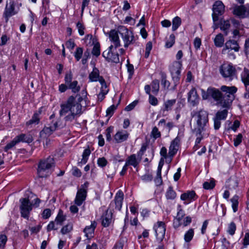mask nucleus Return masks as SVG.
Instances as JSON below:
<instances>
[{"instance_id":"49","label":"nucleus","mask_w":249,"mask_h":249,"mask_svg":"<svg viewBox=\"0 0 249 249\" xmlns=\"http://www.w3.org/2000/svg\"><path fill=\"white\" fill-rule=\"evenodd\" d=\"M175 42V36L174 34L170 35L169 39L167 40L165 43V47L170 48L172 47Z\"/></svg>"},{"instance_id":"42","label":"nucleus","mask_w":249,"mask_h":249,"mask_svg":"<svg viewBox=\"0 0 249 249\" xmlns=\"http://www.w3.org/2000/svg\"><path fill=\"white\" fill-rule=\"evenodd\" d=\"M176 99L168 100L164 103V111H169L172 109L173 106L176 103Z\"/></svg>"},{"instance_id":"2","label":"nucleus","mask_w":249,"mask_h":249,"mask_svg":"<svg viewBox=\"0 0 249 249\" xmlns=\"http://www.w3.org/2000/svg\"><path fill=\"white\" fill-rule=\"evenodd\" d=\"M204 100L208 101L213 105H220L223 107L228 108L234 100V94H203Z\"/></svg>"},{"instance_id":"19","label":"nucleus","mask_w":249,"mask_h":249,"mask_svg":"<svg viewBox=\"0 0 249 249\" xmlns=\"http://www.w3.org/2000/svg\"><path fill=\"white\" fill-rule=\"evenodd\" d=\"M89 82H100L103 81L104 77L100 75L99 70L98 68L94 67L92 71L89 73Z\"/></svg>"},{"instance_id":"52","label":"nucleus","mask_w":249,"mask_h":249,"mask_svg":"<svg viewBox=\"0 0 249 249\" xmlns=\"http://www.w3.org/2000/svg\"><path fill=\"white\" fill-rule=\"evenodd\" d=\"M83 53V49L81 47H78L74 53V56L76 60L78 61L81 58Z\"/></svg>"},{"instance_id":"43","label":"nucleus","mask_w":249,"mask_h":249,"mask_svg":"<svg viewBox=\"0 0 249 249\" xmlns=\"http://www.w3.org/2000/svg\"><path fill=\"white\" fill-rule=\"evenodd\" d=\"M39 113H35L31 120L27 122V125H29L30 124H37L40 121L39 118Z\"/></svg>"},{"instance_id":"25","label":"nucleus","mask_w":249,"mask_h":249,"mask_svg":"<svg viewBox=\"0 0 249 249\" xmlns=\"http://www.w3.org/2000/svg\"><path fill=\"white\" fill-rule=\"evenodd\" d=\"M241 80L245 87L246 93H249V70L247 68H244L241 74Z\"/></svg>"},{"instance_id":"40","label":"nucleus","mask_w":249,"mask_h":249,"mask_svg":"<svg viewBox=\"0 0 249 249\" xmlns=\"http://www.w3.org/2000/svg\"><path fill=\"white\" fill-rule=\"evenodd\" d=\"M67 86H68V88L71 89L72 91L74 93L79 92L80 89V87L78 85V82L77 81H73L70 83Z\"/></svg>"},{"instance_id":"15","label":"nucleus","mask_w":249,"mask_h":249,"mask_svg":"<svg viewBox=\"0 0 249 249\" xmlns=\"http://www.w3.org/2000/svg\"><path fill=\"white\" fill-rule=\"evenodd\" d=\"M228 110L227 109L222 110H219L215 114V117L213 118L214 128L215 130L219 129L221 126V121L226 119L228 115Z\"/></svg>"},{"instance_id":"34","label":"nucleus","mask_w":249,"mask_h":249,"mask_svg":"<svg viewBox=\"0 0 249 249\" xmlns=\"http://www.w3.org/2000/svg\"><path fill=\"white\" fill-rule=\"evenodd\" d=\"M205 131H197L196 129H193V132L195 135V136L196 137V138L195 141V143L196 145L199 144L201 140L203 139L204 135V132Z\"/></svg>"},{"instance_id":"60","label":"nucleus","mask_w":249,"mask_h":249,"mask_svg":"<svg viewBox=\"0 0 249 249\" xmlns=\"http://www.w3.org/2000/svg\"><path fill=\"white\" fill-rule=\"evenodd\" d=\"M76 27L78 29V33H79V35L80 36L84 35L85 27L83 26V25L82 24V23H81L80 22H78L76 24Z\"/></svg>"},{"instance_id":"53","label":"nucleus","mask_w":249,"mask_h":249,"mask_svg":"<svg viewBox=\"0 0 249 249\" xmlns=\"http://www.w3.org/2000/svg\"><path fill=\"white\" fill-rule=\"evenodd\" d=\"M151 136L154 139H157L161 137V133L156 126H154L151 132Z\"/></svg>"},{"instance_id":"62","label":"nucleus","mask_w":249,"mask_h":249,"mask_svg":"<svg viewBox=\"0 0 249 249\" xmlns=\"http://www.w3.org/2000/svg\"><path fill=\"white\" fill-rule=\"evenodd\" d=\"M170 82L166 79V77L162 76L161 79V85L165 89H168L170 86Z\"/></svg>"},{"instance_id":"32","label":"nucleus","mask_w":249,"mask_h":249,"mask_svg":"<svg viewBox=\"0 0 249 249\" xmlns=\"http://www.w3.org/2000/svg\"><path fill=\"white\" fill-rule=\"evenodd\" d=\"M231 27V22L229 20H221L220 22V29L223 31L226 36L229 33V29Z\"/></svg>"},{"instance_id":"10","label":"nucleus","mask_w":249,"mask_h":249,"mask_svg":"<svg viewBox=\"0 0 249 249\" xmlns=\"http://www.w3.org/2000/svg\"><path fill=\"white\" fill-rule=\"evenodd\" d=\"M89 185V183L86 182L84 184L82 185L81 188L79 189L77 192L76 197L74 200L75 204L80 206L83 202L86 200L87 197V188Z\"/></svg>"},{"instance_id":"55","label":"nucleus","mask_w":249,"mask_h":249,"mask_svg":"<svg viewBox=\"0 0 249 249\" xmlns=\"http://www.w3.org/2000/svg\"><path fill=\"white\" fill-rule=\"evenodd\" d=\"M152 91L153 92H157L159 90V81L158 80H154L152 81L151 85Z\"/></svg>"},{"instance_id":"46","label":"nucleus","mask_w":249,"mask_h":249,"mask_svg":"<svg viewBox=\"0 0 249 249\" xmlns=\"http://www.w3.org/2000/svg\"><path fill=\"white\" fill-rule=\"evenodd\" d=\"M176 197V193L172 187H169L166 193V197L167 199H174Z\"/></svg>"},{"instance_id":"33","label":"nucleus","mask_w":249,"mask_h":249,"mask_svg":"<svg viewBox=\"0 0 249 249\" xmlns=\"http://www.w3.org/2000/svg\"><path fill=\"white\" fill-rule=\"evenodd\" d=\"M214 45L217 47H221L224 43V38L222 34L219 33L216 36L214 39Z\"/></svg>"},{"instance_id":"48","label":"nucleus","mask_w":249,"mask_h":249,"mask_svg":"<svg viewBox=\"0 0 249 249\" xmlns=\"http://www.w3.org/2000/svg\"><path fill=\"white\" fill-rule=\"evenodd\" d=\"M91 53L96 57H98L100 55V45L98 42L94 44Z\"/></svg>"},{"instance_id":"6","label":"nucleus","mask_w":249,"mask_h":249,"mask_svg":"<svg viewBox=\"0 0 249 249\" xmlns=\"http://www.w3.org/2000/svg\"><path fill=\"white\" fill-rule=\"evenodd\" d=\"M118 32L124 42V47L126 48L130 45L134 44L138 38L137 36H134L132 31L124 26L118 27Z\"/></svg>"},{"instance_id":"56","label":"nucleus","mask_w":249,"mask_h":249,"mask_svg":"<svg viewBox=\"0 0 249 249\" xmlns=\"http://www.w3.org/2000/svg\"><path fill=\"white\" fill-rule=\"evenodd\" d=\"M107 163L108 162L107 160L104 157L99 158L97 160L98 165L102 168L105 167L107 165Z\"/></svg>"},{"instance_id":"41","label":"nucleus","mask_w":249,"mask_h":249,"mask_svg":"<svg viewBox=\"0 0 249 249\" xmlns=\"http://www.w3.org/2000/svg\"><path fill=\"white\" fill-rule=\"evenodd\" d=\"M194 236V230L193 229H190L187 231L184 236V240L186 242H190L193 239Z\"/></svg>"},{"instance_id":"8","label":"nucleus","mask_w":249,"mask_h":249,"mask_svg":"<svg viewBox=\"0 0 249 249\" xmlns=\"http://www.w3.org/2000/svg\"><path fill=\"white\" fill-rule=\"evenodd\" d=\"M182 65V61H175L169 66L170 71L175 83L174 88L176 87L180 79Z\"/></svg>"},{"instance_id":"51","label":"nucleus","mask_w":249,"mask_h":249,"mask_svg":"<svg viewBox=\"0 0 249 249\" xmlns=\"http://www.w3.org/2000/svg\"><path fill=\"white\" fill-rule=\"evenodd\" d=\"M99 83L101 84V90L99 93H107L109 91V89L107 86V84L103 78V81H100Z\"/></svg>"},{"instance_id":"24","label":"nucleus","mask_w":249,"mask_h":249,"mask_svg":"<svg viewBox=\"0 0 249 249\" xmlns=\"http://www.w3.org/2000/svg\"><path fill=\"white\" fill-rule=\"evenodd\" d=\"M97 222L95 221H91L90 226H87L84 230V232L87 238L92 237L93 235L94 231L97 227Z\"/></svg>"},{"instance_id":"29","label":"nucleus","mask_w":249,"mask_h":249,"mask_svg":"<svg viewBox=\"0 0 249 249\" xmlns=\"http://www.w3.org/2000/svg\"><path fill=\"white\" fill-rule=\"evenodd\" d=\"M139 163V162L138 161L135 154H132L129 156L125 162V163L128 166L132 165L134 167H136L138 165Z\"/></svg>"},{"instance_id":"45","label":"nucleus","mask_w":249,"mask_h":249,"mask_svg":"<svg viewBox=\"0 0 249 249\" xmlns=\"http://www.w3.org/2000/svg\"><path fill=\"white\" fill-rule=\"evenodd\" d=\"M60 226L59 224L55 222V220L54 221H52L50 222L47 227V231L50 232L53 230H57Z\"/></svg>"},{"instance_id":"30","label":"nucleus","mask_w":249,"mask_h":249,"mask_svg":"<svg viewBox=\"0 0 249 249\" xmlns=\"http://www.w3.org/2000/svg\"><path fill=\"white\" fill-rule=\"evenodd\" d=\"M199 99L198 94H188V101L192 106H196L199 103Z\"/></svg>"},{"instance_id":"26","label":"nucleus","mask_w":249,"mask_h":249,"mask_svg":"<svg viewBox=\"0 0 249 249\" xmlns=\"http://www.w3.org/2000/svg\"><path fill=\"white\" fill-rule=\"evenodd\" d=\"M177 215L176 216V220L177 221V223L176 222H174V224L175 227H178L181 225L180 221L182 220L183 217L185 216V213L184 211L181 208V206L180 205H178L177 207Z\"/></svg>"},{"instance_id":"63","label":"nucleus","mask_w":249,"mask_h":249,"mask_svg":"<svg viewBox=\"0 0 249 249\" xmlns=\"http://www.w3.org/2000/svg\"><path fill=\"white\" fill-rule=\"evenodd\" d=\"M72 174L75 177H80L82 175V173L77 167H73L72 169Z\"/></svg>"},{"instance_id":"17","label":"nucleus","mask_w":249,"mask_h":249,"mask_svg":"<svg viewBox=\"0 0 249 249\" xmlns=\"http://www.w3.org/2000/svg\"><path fill=\"white\" fill-rule=\"evenodd\" d=\"M198 198V196L196 192L193 190L187 191L182 194L180 196L181 200L184 201V204L185 205L190 203L191 202L195 201Z\"/></svg>"},{"instance_id":"20","label":"nucleus","mask_w":249,"mask_h":249,"mask_svg":"<svg viewBox=\"0 0 249 249\" xmlns=\"http://www.w3.org/2000/svg\"><path fill=\"white\" fill-rule=\"evenodd\" d=\"M179 134H178V136L172 141L169 149V155L170 157H173L177 152L179 144L180 141V138L179 136Z\"/></svg>"},{"instance_id":"35","label":"nucleus","mask_w":249,"mask_h":249,"mask_svg":"<svg viewBox=\"0 0 249 249\" xmlns=\"http://www.w3.org/2000/svg\"><path fill=\"white\" fill-rule=\"evenodd\" d=\"M113 48V46L111 45L110 47H109L108 50L105 51L103 53L102 56L106 59V60L108 61V62H110V61H117V59L116 57L113 58V59H110L109 58L111 52Z\"/></svg>"},{"instance_id":"18","label":"nucleus","mask_w":249,"mask_h":249,"mask_svg":"<svg viewBox=\"0 0 249 249\" xmlns=\"http://www.w3.org/2000/svg\"><path fill=\"white\" fill-rule=\"evenodd\" d=\"M239 45L238 42L233 39H229L227 41L225 44V47L222 49V53L226 54L227 51L231 52V50H234L235 52H238L239 50Z\"/></svg>"},{"instance_id":"4","label":"nucleus","mask_w":249,"mask_h":249,"mask_svg":"<svg viewBox=\"0 0 249 249\" xmlns=\"http://www.w3.org/2000/svg\"><path fill=\"white\" fill-rule=\"evenodd\" d=\"M55 166L53 157H48L46 159L41 160L37 168V174L40 178H45L52 173V168Z\"/></svg>"},{"instance_id":"21","label":"nucleus","mask_w":249,"mask_h":249,"mask_svg":"<svg viewBox=\"0 0 249 249\" xmlns=\"http://www.w3.org/2000/svg\"><path fill=\"white\" fill-rule=\"evenodd\" d=\"M118 30H111L109 33V37L110 41L112 42L113 48L115 49L121 46L120 40L118 36Z\"/></svg>"},{"instance_id":"5","label":"nucleus","mask_w":249,"mask_h":249,"mask_svg":"<svg viewBox=\"0 0 249 249\" xmlns=\"http://www.w3.org/2000/svg\"><path fill=\"white\" fill-rule=\"evenodd\" d=\"M241 70L239 67L236 68L231 63L224 64L220 67L219 72L226 80L231 81L237 78V71Z\"/></svg>"},{"instance_id":"36","label":"nucleus","mask_w":249,"mask_h":249,"mask_svg":"<svg viewBox=\"0 0 249 249\" xmlns=\"http://www.w3.org/2000/svg\"><path fill=\"white\" fill-rule=\"evenodd\" d=\"M53 131L50 126L49 127H45L40 132V137L46 139L50 136Z\"/></svg>"},{"instance_id":"28","label":"nucleus","mask_w":249,"mask_h":249,"mask_svg":"<svg viewBox=\"0 0 249 249\" xmlns=\"http://www.w3.org/2000/svg\"><path fill=\"white\" fill-rule=\"evenodd\" d=\"M121 99V96H119V97H117V96L115 95L114 97L113 98V101L114 102V100L115 99H118V104L116 105H112L110 107H109L106 110V114L107 116H109L110 117H111L115 111V110L116 109L118 105L120 103V101Z\"/></svg>"},{"instance_id":"9","label":"nucleus","mask_w":249,"mask_h":249,"mask_svg":"<svg viewBox=\"0 0 249 249\" xmlns=\"http://www.w3.org/2000/svg\"><path fill=\"white\" fill-rule=\"evenodd\" d=\"M15 6L16 4L13 0H10L9 2L6 3L3 13V17L6 22L8 21L10 17L18 13V9H16Z\"/></svg>"},{"instance_id":"59","label":"nucleus","mask_w":249,"mask_h":249,"mask_svg":"<svg viewBox=\"0 0 249 249\" xmlns=\"http://www.w3.org/2000/svg\"><path fill=\"white\" fill-rule=\"evenodd\" d=\"M222 249H228L230 247V243L227 240L225 237H223L221 239Z\"/></svg>"},{"instance_id":"11","label":"nucleus","mask_w":249,"mask_h":249,"mask_svg":"<svg viewBox=\"0 0 249 249\" xmlns=\"http://www.w3.org/2000/svg\"><path fill=\"white\" fill-rule=\"evenodd\" d=\"M213 20L214 23L219 20V16L223 15L225 12V6L221 1H216L213 7Z\"/></svg>"},{"instance_id":"1","label":"nucleus","mask_w":249,"mask_h":249,"mask_svg":"<svg viewBox=\"0 0 249 249\" xmlns=\"http://www.w3.org/2000/svg\"><path fill=\"white\" fill-rule=\"evenodd\" d=\"M83 102H85V98L80 94L71 96L66 102L61 104L59 112L60 116H64V120L66 122H72L82 114Z\"/></svg>"},{"instance_id":"47","label":"nucleus","mask_w":249,"mask_h":249,"mask_svg":"<svg viewBox=\"0 0 249 249\" xmlns=\"http://www.w3.org/2000/svg\"><path fill=\"white\" fill-rule=\"evenodd\" d=\"M232 203V208L233 211L235 213L238 210V196L237 195L234 196L231 199Z\"/></svg>"},{"instance_id":"27","label":"nucleus","mask_w":249,"mask_h":249,"mask_svg":"<svg viewBox=\"0 0 249 249\" xmlns=\"http://www.w3.org/2000/svg\"><path fill=\"white\" fill-rule=\"evenodd\" d=\"M16 138L18 143L22 142L30 143L33 141L32 136L30 134H21L17 136Z\"/></svg>"},{"instance_id":"44","label":"nucleus","mask_w":249,"mask_h":249,"mask_svg":"<svg viewBox=\"0 0 249 249\" xmlns=\"http://www.w3.org/2000/svg\"><path fill=\"white\" fill-rule=\"evenodd\" d=\"M18 143V142L15 137L12 141L6 145L4 147V151L7 152L9 150L13 149L15 145Z\"/></svg>"},{"instance_id":"13","label":"nucleus","mask_w":249,"mask_h":249,"mask_svg":"<svg viewBox=\"0 0 249 249\" xmlns=\"http://www.w3.org/2000/svg\"><path fill=\"white\" fill-rule=\"evenodd\" d=\"M157 240L160 242L163 240L166 231L165 224L163 222L158 221L154 226Z\"/></svg>"},{"instance_id":"22","label":"nucleus","mask_w":249,"mask_h":249,"mask_svg":"<svg viewBox=\"0 0 249 249\" xmlns=\"http://www.w3.org/2000/svg\"><path fill=\"white\" fill-rule=\"evenodd\" d=\"M129 135V133L126 131H119L114 135V139L117 143H121L126 141Z\"/></svg>"},{"instance_id":"61","label":"nucleus","mask_w":249,"mask_h":249,"mask_svg":"<svg viewBox=\"0 0 249 249\" xmlns=\"http://www.w3.org/2000/svg\"><path fill=\"white\" fill-rule=\"evenodd\" d=\"M127 71L129 73V76L131 77L134 73V67L132 64L129 63V60H127V64L126 65Z\"/></svg>"},{"instance_id":"38","label":"nucleus","mask_w":249,"mask_h":249,"mask_svg":"<svg viewBox=\"0 0 249 249\" xmlns=\"http://www.w3.org/2000/svg\"><path fill=\"white\" fill-rule=\"evenodd\" d=\"M66 219V215H64L63 211L61 210H60L55 219V222L59 224V226H62Z\"/></svg>"},{"instance_id":"64","label":"nucleus","mask_w":249,"mask_h":249,"mask_svg":"<svg viewBox=\"0 0 249 249\" xmlns=\"http://www.w3.org/2000/svg\"><path fill=\"white\" fill-rule=\"evenodd\" d=\"M72 79V74L71 72H70L69 73H67L65 75V84L67 85L70 83L71 82Z\"/></svg>"},{"instance_id":"14","label":"nucleus","mask_w":249,"mask_h":249,"mask_svg":"<svg viewBox=\"0 0 249 249\" xmlns=\"http://www.w3.org/2000/svg\"><path fill=\"white\" fill-rule=\"evenodd\" d=\"M237 91V88L235 86H222L220 88V90L214 87H210L208 88L206 93H221V91L225 93H235Z\"/></svg>"},{"instance_id":"7","label":"nucleus","mask_w":249,"mask_h":249,"mask_svg":"<svg viewBox=\"0 0 249 249\" xmlns=\"http://www.w3.org/2000/svg\"><path fill=\"white\" fill-rule=\"evenodd\" d=\"M20 205L19 210L21 216L28 219L31 211L33 209V203H31L28 198H21L19 199Z\"/></svg>"},{"instance_id":"50","label":"nucleus","mask_w":249,"mask_h":249,"mask_svg":"<svg viewBox=\"0 0 249 249\" xmlns=\"http://www.w3.org/2000/svg\"><path fill=\"white\" fill-rule=\"evenodd\" d=\"M215 181L212 179L210 181H205L203 184V188L205 189L209 190L213 189L215 186Z\"/></svg>"},{"instance_id":"57","label":"nucleus","mask_w":249,"mask_h":249,"mask_svg":"<svg viewBox=\"0 0 249 249\" xmlns=\"http://www.w3.org/2000/svg\"><path fill=\"white\" fill-rule=\"evenodd\" d=\"M243 136L242 134H238L235 138L233 139L234 145L235 147L238 146L242 141Z\"/></svg>"},{"instance_id":"39","label":"nucleus","mask_w":249,"mask_h":249,"mask_svg":"<svg viewBox=\"0 0 249 249\" xmlns=\"http://www.w3.org/2000/svg\"><path fill=\"white\" fill-rule=\"evenodd\" d=\"M181 19L178 16L175 17L172 20V31H175L180 26Z\"/></svg>"},{"instance_id":"54","label":"nucleus","mask_w":249,"mask_h":249,"mask_svg":"<svg viewBox=\"0 0 249 249\" xmlns=\"http://www.w3.org/2000/svg\"><path fill=\"white\" fill-rule=\"evenodd\" d=\"M236 226L234 222H231L228 226L227 232L231 235H233L235 232Z\"/></svg>"},{"instance_id":"31","label":"nucleus","mask_w":249,"mask_h":249,"mask_svg":"<svg viewBox=\"0 0 249 249\" xmlns=\"http://www.w3.org/2000/svg\"><path fill=\"white\" fill-rule=\"evenodd\" d=\"M90 153L91 152L89 148H87L84 150L82 154V158L80 161L78 162V166H82L83 164H85L87 163Z\"/></svg>"},{"instance_id":"37","label":"nucleus","mask_w":249,"mask_h":249,"mask_svg":"<svg viewBox=\"0 0 249 249\" xmlns=\"http://www.w3.org/2000/svg\"><path fill=\"white\" fill-rule=\"evenodd\" d=\"M73 230V224L72 222H69L66 225L63 226L60 230V232L63 235L70 233Z\"/></svg>"},{"instance_id":"58","label":"nucleus","mask_w":249,"mask_h":249,"mask_svg":"<svg viewBox=\"0 0 249 249\" xmlns=\"http://www.w3.org/2000/svg\"><path fill=\"white\" fill-rule=\"evenodd\" d=\"M149 102L152 106H157L158 104L157 98L152 94H149Z\"/></svg>"},{"instance_id":"23","label":"nucleus","mask_w":249,"mask_h":249,"mask_svg":"<svg viewBox=\"0 0 249 249\" xmlns=\"http://www.w3.org/2000/svg\"><path fill=\"white\" fill-rule=\"evenodd\" d=\"M112 213L107 210L102 216V225L104 227H108L112 221Z\"/></svg>"},{"instance_id":"3","label":"nucleus","mask_w":249,"mask_h":249,"mask_svg":"<svg viewBox=\"0 0 249 249\" xmlns=\"http://www.w3.org/2000/svg\"><path fill=\"white\" fill-rule=\"evenodd\" d=\"M208 114V112L203 109L192 112L191 116L195 118L196 123V124L193 129H196L197 131L199 130L206 131L209 121Z\"/></svg>"},{"instance_id":"16","label":"nucleus","mask_w":249,"mask_h":249,"mask_svg":"<svg viewBox=\"0 0 249 249\" xmlns=\"http://www.w3.org/2000/svg\"><path fill=\"white\" fill-rule=\"evenodd\" d=\"M124 196L123 192L121 190L118 191L115 195L114 200L110 203L109 208H113L115 207L116 210L120 211L122 206Z\"/></svg>"},{"instance_id":"12","label":"nucleus","mask_w":249,"mask_h":249,"mask_svg":"<svg viewBox=\"0 0 249 249\" xmlns=\"http://www.w3.org/2000/svg\"><path fill=\"white\" fill-rule=\"evenodd\" d=\"M232 13L240 18H249V5L248 4L240 6L235 5L233 7Z\"/></svg>"}]
</instances>
